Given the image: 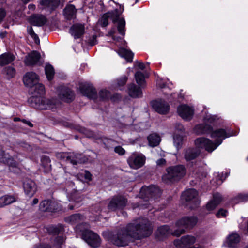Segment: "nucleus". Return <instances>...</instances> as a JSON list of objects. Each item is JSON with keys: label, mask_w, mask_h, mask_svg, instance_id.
<instances>
[{"label": "nucleus", "mask_w": 248, "mask_h": 248, "mask_svg": "<svg viewBox=\"0 0 248 248\" xmlns=\"http://www.w3.org/2000/svg\"><path fill=\"white\" fill-rule=\"evenodd\" d=\"M152 232V226L148 219L138 218L122 229L117 236L111 238V241L116 246H125L131 238L141 239L149 236Z\"/></svg>", "instance_id": "obj_1"}, {"label": "nucleus", "mask_w": 248, "mask_h": 248, "mask_svg": "<svg viewBox=\"0 0 248 248\" xmlns=\"http://www.w3.org/2000/svg\"><path fill=\"white\" fill-rule=\"evenodd\" d=\"M123 9L116 8L114 10L109 11V19L113 24L109 30V37H112L113 42L109 41V46L114 43L117 46H122L124 41V37L125 35V20L121 17Z\"/></svg>", "instance_id": "obj_2"}, {"label": "nucleus", "mask_w": 248, "mask_h": 248, "mask_svg": "<svg viewBox=\"0 0 248 248\" xmlns=\"http://www.w3.org/2000/svg\"><path fill=\"white\" fill-rule=\"evenodd\" d=\"M232 135L222 128L215 130L213 129L210 136L212 138H217L214 142L209 139L201 137L195 140V144L198 147L204 148L206 151L211 153L222 143L224 139Z\"/></svg>", "instance_id": "obj_3"}, {"label": "nucleus", "mask_w": 248, "mask_h": 248, "mask_svg": "<svg viewBox=\"0 0 248 248\" xmlns=\"http://www.w3.org/2000/svg\"><path fill=\"white\" fill-rule=\"evenodd\" d=\"M88 224L86 223H79L76 227L77 232H81L82 238L91 247L96 248L101 244V239L99 236L93 232L87 229Z\"/></svg>", "instance_id": "obj_4"}, {"label": "nucleus", "mask_w": 248, "mask_h": 248, "mask_svg": "<svg viewBox=\"0 0 248 248\" xmlns=\"http://www.w3.org/2000/svg\"><path fill=\"white\" fill-rule=\"evenodd\" d=\"M166 173L162 176L165 183L175 182L183 178L186 173V169L183 165L170 166L166 168Z\"/></svg>", "instance_id": "obj_5"}, {"label": "nucleus", "mask_w": 248, "mask_h": 248, "mask_svg": "<svg viewBox=\"0 0 248 248\" xmlns=\"http://www.w3.org/2000/svg\"><path fill=\"white\" fill-rule=\"evenodd\" d=\"M198 219L195 217H186L177 221L176 223L177 229L171 234L173 236H179L185 232V230L192 228L197 223Z\"/></svg>", "instance_id": "obj_6"}, {"label": "nucleus", "mask_w": 248, "mask_h": 248, "mask_svg": "<svg viewBox=\"0 0 248 248\" xmlns=\"http://www.w3.org/2000/svg\"><path fill=\"white\" fill-rule=\"evenodd\" d=\"M161 191L158 187L154 185L143 186L141 187L140 195L145 200L157 199L160 197Z\"/></svg>", "instance_id": "obj_7"}, {"label": "nucleus", "mask_w": 248, "mask_h": 248, "mask_svg": "<svg viewBox=\"0 0 248 248\" xmlns=\"http://www.w3.org/2000/svg\"><path fill=\"white\" fill-rule=\"evenodd\" d=\"M196 242V238L191 235L183 236L180 239L174 241V245L177 248H204L202 245H195L190 247Z\"/></svg>", "instance_id": "obj_8"}, {"label": "nucleus", "mask_w": 248, "mask_h": 248, "mask_svg": "<svg viewBox=\"0 0 248 248\" xmlns=\"http://www.w3.org/2000/svg\"><path fill=\"white\" fill-rule=\"evenodd\" d=\"M146 157L142 154H132L127 160V163L131 168L138 169L142 167L145 164Z\"/></svg>", "instance_id": "obj_9"}, {"label": "nucleus", "mask_w": 248, "mask_h": 248, "mask_svg": "<svg viewBox=\"0 0 248 248\" xmlns=\"http://www.w3.org/2000/svg\"><path fill=\"white\" fill-rule=\"evenodd\" d=\"M183 197L186 202H191V209L196 208L200 204V200L198 197V193L195 189H189L184 191Z\"/></svg>", "instance_id": "obj_10"}, {"label": "nucleus", "mask_w": 248, "mask_h": 248, "mask_svg": "<svg viewBox=\"0 0 248 248\" xmlns=\"http://www.w3.org/2000/svg\"><path fill=\"white\" fill-rule=\"evenodd\" d=\"M79 89L81 93L90 99H96L97 97V91L92 84L88 83H80Z\"/></svg>", "instance_id": "obj_11"}, {"label": "nucleus", "mask_w": 248, "mask_h": 248, "mask_svg": "<svg viewBox=\"0 0 248 248\" xmlns=\"http://www.w3.org/2000/svg\"><path fill=\"white\" fill-rule=\"evenodd\" d=\"M39 209L42 212H56L60 210L59 204L55 202L45 200L41 202Z\"/></svg>", "instance_id": "obj_12"}, {"label": "nucleus", "mask_w": 248, "mask_h": 248, "mask_svg": "<svg viewBox=\"0 0 248 248\" xmlns=\"http://www.w3.org/2000/svg\"><path fill=\"white\" fill-rule=\"evenodd\" d=\"M60 98L66 102L70 103L75 98V93L74 92L68 87H62L59 94Z\"/></svg>", "instance_id": "obj_13"}, {"label": "nucleus", "mask_w": 248, "mask_h": 248, "mask_svg": "<svg viewBox=\"0 0 248 248\" xmlns=\"http://www.w3.org/2000/svg\"><path fill=\"white\" fill-rule=\"evenodd\" d=\"M179 116L186 120H190L193 115V109L186 105H180L177 108Z\"/></svg>", "instance_id": "obj_14"}, {"label": "nucleus", "mask_w": 248, "mask_h": 248, "mask_svg": "<svg viewBox=\"0 0 248 248\" xmlns=\"http://www.w3.org/2000/svg\"><path fill=\"white\" fill-rule=\"evenodd\" d=\"M187 148L183 151V155L185 159L187 161H190L196 159L200 154L201 151L199 149L200 147ZM202 148V147H201Z\"/></svg>", "instance_id": "obj_15"}, {"label": "nucleus", "mask_w": 248, "mask_h": 248, "mask_svg": "<svg viewBox=\"0 0 248 248\" xmlns=\"http://www.w3.org/2000/svg\"><path fill=\"white\" fill-rule=\"evenodd\" d=\"M23 188L25 194L29 197H32L37 191L35 183L30 179H27L24 181Z\"/></svg>", "instance_id": "obj_16"}, {"label": "nucleus", "mask_w": 248, "mask_h": 248, "mask_svg": "<svg viewBox=\"0 0 248 248\" xmlns=\"http://www.w3.org/2000/svg\"><path fill=\"white\" fill-rule=\"evenodd\" d=\"M23 81L26 86L31 88L39 81V76L34 72H27L23 78Z\"/></svg>", "instance_id": "obj_17"}, {"label": "nucleus", "mask_w": 248, "mask_h": 248, "mask_svg": "<svg viewBox=\"0 0 248 248\" xmlns=\"http://www.w3.org/2000/svg\"><path fill=\"white\" fill-rule=\"evenodd\" d=\"M126 199L122 196L114 197L109 202V209L115 210L123 208L126 203Z\"/></svg>", "instance_id": "obj_18"}, {"label": "nucleus", "mask_w": 248, "mask_h": 248, "mask_svg": "<svg viewBox=\"0 0 248 248\" xmlns=\"http://www.w3.org/2000/svg\"><path fill=\"white\" fill-rule=\"evenodd\" d=\"M241 240L240 235L236 232H232L226 240V245L229 248H238Z\"/></svg>", "instance_id": "obj_19"}, {"label": "nucleus", "mask_w": 248, "mask_h": 248, "mask_svg": "<svg viewBox=\"0 0 248 248\" xmlns=\"http://www.w3.org/2000/svg\"><path fill=\"white\" fill-rule=\"evenodd\" d=\"M152 106L156 111L160 114H166L169 110L170 106L166 101L162 100L152 103Z\"/></svg>", "instance_id": "obj_20"}, {"label": "nucleus", "mask_w": 248, "mask_h": 248, "mask_svg": "<svg viewBox=\"0 0 248 248\" xmlns=\"http://www.w3.org/2000/svg\"><path fill=\"white\" fill-rule=\"evenodd\" d=\"M68 162L74 165H77L78 164H83L88 161V158L82 154H72L69 155Z\"/></svg>", "instance_id": "obj_21"}, {"label": "nucleus", "mask_w": 248, "mask_h": 248, "mask_svg": "<svg viewBox=\"0 0 248 248\" xmlns=\"http://www.w3.org/2000/svg\"><path fill=\"white\" fill-rule=\"evenodd\" d=\"M30 106L35 108L43 109L46 108L43 105V97L40 96L32 95L28 100Z\"/></svg>", "instance_id": "obj_22"}, {"label": "nucleus", "mask_w": 248, "mask_h": 248, "mask_svg": "<svg viewBox=\"0 0 248 248\" xmlns=\"http://www.w3.org/2000/svg\"><path fill=\"white\" fill-rule=\"evenodd\" d=\"M117 53L121 57L124 58L126 62H142L141 60H136L133 62V59L134 54L130 50L122 47L118 50Z\"/></svg>", "instance_id": "obj_23"}, {"label": "nucleus", "mask_w": 248, "mask_h": 248, "mask_svg": "<svg viewBox=\"0 0 248 248\" xmlns=\"http://www.w3.org/2000/svg\"><path fill=\"white\" fill-rule=\"evenodd\" d=\"M142 87L137 86L134 83L128 85V93L132 98H140L142 96Z\"/></svg>", "instance_id": "obj_24"}, {"label": "nucleus", "mask_w": 248, "mask_h": 248, "mask_svg": "<svg viewBox=\"0 0 248 248\" xmlns=\"http://www.w3.org/2000/svg\"><path fill=\"white\" fill-rule=\"evenodd\" d=\"M85 28L84 25L77 24L74 25L70 29V32L75 39L80 38L84 33Z\"/></svg>", "instance_id": "obj_25"}, {"label": "nucleus", "mask_w": 248, "mask_h": 248, "mask_svg": "<svg viewBox=\"0 0 248 248\" xmlns=\"http://www.w3.org/2000/svg\"><path fill=\"white\" fill-rule=\"evenodd\" d=\"M213 127L204 124H199L195 126L194 131L197 135L211 134Z\"/></svg>", "instance_id": "obj_26"}, {"label": "nucleus", "mask_w": 248, "mask_h": 248, "mask_svg": "<svg viewBox=\"0 0 248 248\" xmlns=\"http://www.w3.org/2000/svg\"><path fill=\"white\" fill-rule=\"evenodd\" d=\"M170 227L168 225H163L159 227L155 233V236L158 240H161L167 237L170 232Z\"/></svg>", "instance_id": "obj_27"}, {"label": "nucleus", "mask_w": 248, "mask_h": 248, "mask_svg": "<svg viewBox=\"0 0 248 248\" xmlns=\"http://www.w3.org/2000/svg\"><path fill=\"white\" fill-rule=\"evenodd\" d=\"M222 200V198L221 194L218 193H215L213 195V199L206 205L207 209L209 211L214 210L220 203Z\"/></svg>", "instance_id": "obj_28"}, {"label": "nucleus", "mask_w": 248, "mask_h": 248, "mask_svg": "<svg viewBox=\"0 0 248 248\" xmlns=\"http://www.w3.org/2000/svg\"><path fill=\"white\" fill-rule=\"evenodd\" d=\"M30 22L34 26H41L46 22V18L41 15H34L31 16Z\"/></svg>", "instance_id": "obj_29"}, {"label": "nucleus", "mask_w": 248, "mask_h": 248, "mask_svg": "<svg viewBox=\"0 0 248 248\" xmlns=\"http://www.w3.org/2000/svg\"><path fill=\"white\" fill-rule=\"evenodd\" d=\"M30 92L32 95L42 96L45 93V86L42 83H36L30 88Z\"/></svg>", "instance_id": "obj_30"}, {"label": "nucleus", "mask_w": 248, "mask_h": 248, "mask_svg": "<svg viewBox=\"0 0 248 248\" xmlns=\"http://www.w3.org/2000/svg\"><path fill=\"white\" fill-rule=\"evenodd\" d=\"M49 234L53 235L62 234L64 232V226L62 224L49 226L47 229Z\"/></svg>", "instance_id": "obj_31"}, {"label": "nucleus", "mask_w": 248, "mask_h": 248, "mask_svg": "<svg viewBox=\"0 0 248 248\" xmlns=\"http://www.w3.org/2000/svg\"><path fill=\"white\" fill-rule=\"evenodd\" d=\"M16 201L14 196L10 195H5L0 197V207H3L9 205Z\"/></svg>", "instance_id": "obj_32"}, {"label": "nucleus", "mask_w": 248, "mask_h": 248, "mask_svg": "<svg viewBox=\"0 0 248 248\" xmlns=\"http://www.w3.org/2000/svg\"><path fill=\"white\" fill-rule=\"evenodd\" d=\"M77 10L73 5H67L64 9V15L67 19L75 18Z\"/></svg>", "instance_id": "obj_33"}, {"label": "nucleus", "mask_w": 248, "mask_h": 248, "mask_svg": "<svg viewBox=\"0 0 248 248\" xmlns=\"http://www.w3.org/2000/svg\"><path fill=\"white\" fill-rule=\"evenodd\" d=\"M149 145L152 147L158 146L160 141V137L156 133H152L149 135L147 138Z\"/></svg>", "instance_id": "obj_34"}, {"label": "nucleus", "mask_w": 248, "mask_h": 248, "mask_svg": "<svg viewBox=\"0 0 248 248\" xmlns=\"http://www.w3.org/2000/svg\"><path fill=\"white\" fill-rule=\"evenodd\" d=\"M135 78L139 86L144 88L145 86V75L143 72L137 71L135 74Z\"/></svg>", "instance_id": "obj_35"}, {"label": "nucleus", "mask_w": 248, "mask_h": 248, "mask_svg": "<svg viewBox=\"0 0 248 248\" xmlns=\"http://www.w3.org/2000/svg\"><path fill=\"white\" fill-rule=\"evenodd\" d=\"M82 217L80 214H75L65 217L64 221L71 224H75L81 221Z\"/></svg>", "instance_id": "obj_36"}, {"label": "nucleus", "mask_w": 248, "mask_h": 248, "mask_svg": "<svg viewBox=\"0 0 248 248\" xmlns=\"http://www.w3.org/2000/svg\"><path fill=\"white\" fill-rule=\"evenodd\" d=\"M41 165L45 170L46 172L49 171L51 169V160L49 156L43 155L41 158Z\"/></svg>", "instance_id": "obj_37"}, {"label": "nucleus", "mask_w": 248, "mask_h": 248, "mask_svg": "<svg viewBox=\"0 0 248 248\" xmlns=\"http://www.w3.org/2000/svg\"><path fill=\"white\" fill-rule=\"evenodd\" d=\"M45 74L49 81L53 79L55 74V70L53 67L49 63L45 66Z\"/></svg>", "instance_id": "obj_38"}, {"label": "nucleus", "mask_w": 248, "mask_h": 248, "mask_svg": "<svg viewBox=\"0 0 248 248\" xmlns=\"http://www.w3.org/2000/svg\"><path fill=\"white\" fill-rule=\"evenodd\" d=\"M3 74H5L7 76L8 79L13 78L16 73V69L14 67L11 66H7L4 67L2 70Z\"/></svg>", "instance_id": "obj_39"}, {"label": "nucleus", "mask_w": 248, "mask_h": 248, "mask_svg": "<svg viewBox=\"0 0 248 248\" xmlns=\"http://www.w3.org/2000/svg\"><path fill=\"white\" fill-rule=\"evenodd\" d=\"M15 56L10 53H5L0 56V62H12L15 60Z\"/></svg>", "instance_id": "obj_40"}, {"label": "nucleus", "mask_w": 248, "mask_h": 248, "mask_svg": "<svg viewBox=\"0 0 248 248\" xmlns=\"http://www.w3.org/2000/svg\"><path fill=\"white\" fill-rule=\"evenodd\" d=\"M108 23V14L106 13L99 19L97 22V26L102 28L107 27Z\"/></svg>", "instance_id": "obj_41"}, {"label": "nucleus", "mask_w": 248, "mask_h": 248, "mask_svg": "<svg viewBox=\"0 0 248 248\" xmlns=\"http://www.w3.org/2000/svg\"><path fill=\"white\" fill-rule=\"evenodd\" d=\"M29 58L30 59V62H37L40 61H43L42 60L41 55L39 53L36 51H33L29 54Z\"/></svg>", "instance_id": "obj_42"}, {"label": "nucleus", "mask_w": 248, "mask_h": 248, "mask_svg": "<svg viewBox=\"0 0 248 248\" xmlns=\"http://www.w3.org/2000/svg\"><path fill=\"white\" fill-rule=\"evenodd\" d=\"M73 127L79 132L84 133L88 136H92L93 135V133L92 131L88 130L84 127L80 126L79 125H75Z\"/></svg>", "instance_id": "obj_43"}, {"label": "nucleus", "mask_w": 248, "mask_h": 248, "mask_svg": "<svg viewBox=\"0 0 248 248\" xmlns=\"http://www.w3.org/2000/svg\"><path fill=\"white\" fill-rule=\"evenodd\" d=\"M234 200L236 201V202H245L248 201V193L239 194L234 198Z\"/></svg>", "instance_id": "obj_44"}, {"label": "nucleus", "mask_w": 248, "mask_h": 248, "mask_svg": "<svg viewBox=\"0 0 248 248\" xmlns=\"http://www.w3.org/2000/svg\"><path fill=\"white\" fill-rule=\"evenodd\" d=\"M28 33L31 36V37L34 40L36 44H39L40 42L39 38L37 35L35 33L34 31L31 27H28L27 29Z\"/></svg>", "instance_id": "obj_45"}, {"label": "nucleus", "mask_w": 248, "mask_h": 248, "mask_svg": "<svg viewBox=\"0 0 248 248\" xmlns=\"http://www.w3.org/2000/svg\"><path fill=\"white\" fill-rule=\"evenodd\" d=\"M75 198V197L74 198ZM83 198L81 197H79L77 199H74V201L75 203L74 205H69L68 208L69 210H73L75 208H78L80 206L79 204L80 202L82 201Z\"/></svg>", "instance_id": "obj_46"}, {"label": "nucleus", "mask_w": 248, "mask_h": 248, "mask_svg": "<svg viewBox=\"0 0 248 248\" xmlns=\"http://www.w3.org/2000/svg\"><path fill=\"white\" fill-rule=\"evenodd\" d=\"M43 105L46 108L43 109H47L51 108L54 105V103L52 100L43 98Z\"/></svg>", "instance_id": "obj_47"}, {"label": "nucleus", "mask_w": 248, "mask_h": 248, "mask_svg": "<svg viewBox=\"0 0 248 248\" xmlns=\"http://www.w3.org/2000/svg\"><path fill=\"white\" fill-rule=\"evenodd\" d=\"M109 99L112 102L116 103L121 101L122 99V96L118 93H115L110 96Z\"/></svg>", "instance_id": "obj_48"}, {"label": "nucleus", "mask_w": 248, "mask_h": 248, "mask_svg": "<svg viewBox=\"0 0 248 248\" xmlns=\"http://www.w3.org/2000/svg\"><path fill=\"white\" fill-rule=\"evenodd\" d=\"M127 80V77L125 76H122L117 80V86L119 87L124 86Z\"/></svg>", "instance_id": "obj_49"}, {"label": "nucleus", "mask_w": 248, "mask_h": 248, "mask_svg": "<svg viewBox=\"0 0 248 248\" xmlns=\"http://www.w3.org/2000/svg\"><path fill=\"white\" fill-rule=\"evenodd\" d=\"M6 164L9 166V169L10 168H12L15 165H17L18 163L13 158L10 157L8 158L5 160Z\"/></svg>", "instance_id": "obj_50"}, {"label": "nucleus", "mask_w": 248, "mask_h": 248, "mask_svg": "<svg viewBox=\"0 0 248 248\" xmlns=\"http://www.w3.org/2000/svg\"><path fill=\"white\" fill-rule=\"evenodd\" d=\"M108 92L107 90H102L99 92L100 99L103 100L108 98Z\"/></svg>", "instance_id": "obj_51"}, {"label": "nucleus", "mask_w": 248, "mask_h": 248, "mask_svg": "<svg viewBox=\"0 0 248 248\" xmlns=\"http://www.w3.org/2000/svg\"><path fill=\"white\" fill-rule=\"evenodd\" d=\"M57 157L61 159H63L67 162H68V159L69 155L65 153H60L57 155Z\"/></svg>", "instance_id": "obj_52"}, {"label": "nucleus", "mask_w": 248, "mask_h": 248, "mask_svg": "<svg viewBox=\"0 0 248 248\" xmlns=\"http://www.w3.org/2000/svg\"><path fill=\"white\" fill-rule=\"evenodd\" d=\"M174 144L177 148H179L181 146L182 142V138L176 136L174 137Z\"/></svg>", "instance_id": "obj_53"}, {"label": "nucleus", "mask_w": 248, "mask_h": 248, "mask_svg": "<svg viewBox=\"0 0 248 248\" xmlns=\"http://www.w3.org/2000/svg\"><path fill=\"white\" fill-rule=\"evenodd\" d=\"M114 151L115 153L118 154L119 155H123L125 154V151L121 146H118L114 148Z\"/></svg>", "instance_id": "obj_54"}, {"label": "nucleus", "mask_w": 248, "mask_h": 248, "mask_svg": "<svg viewBox=\"0 0 248 248\" xmlns=\"http://www.w3.org/2000/svg\"><path fill=\"white\" fill-rule=\"evenodd\" d=\"M64 238L62 235H60L57 236L55 239V242L56 244L59 245H61L63 244L64 241Z\"/></svg>", "instance_id": "obj_55"}, {"label": "nucleus", "mask_w": 248, "mask_h": 248, "mask_svg": "<svg viewBox=\"0 0 248 248\" xmlns=\"http://www.w3.org/2000/svg\"><path fill=\"white\" fill-rule=\"evenodd\" d=\"M227 211L223 209H220L216 214V216L217 217H224L226 216Z\"/></svg>", "instance_id": "obj_56"}, {"label": "nucleus", "mask_w": 248, "mask_h": 248, "mask_svg": "<svg viewBox=\"0 0 248 248\" xmlns=\"http://www.w3.org/2000/svg\"><path fill=\"white\" fill-rule=\"evenodd\" d=\"M9 170L10 171L15 173H19L20 171V169L18 167V165H15L14 167H13L12 168H10L9 169Z\"/></svg>", "instance_id": "obj_57"}, {"label": "nucleus", "mask_w": 248, "mask_h": 248, "mask_svg": "<svg viewBox=\"0 0 248 248\" xmlns=\"http://www.w3.org/2000/svg\"><path fill=\"white\" fill-rule=\"evenodd\" d=\"M156 85L160 88H164L166 86V84L161 79H157L156 80Z\"/></svg>", "instance_id": "obj_58"}, {"label": "nucleus", "mask_w": 248, "mask_h": 248, "mask_svg": "<svg viewBox=\"0 0 248 248\" xmlns=\"http://www.w3.org/2000/svg\"><path fill=\"white\" fill-rule=\"evenodd\" d=\"M100 142L103 143L105 147H107V145L108 143V140L107 138H100L99 139Z\"/></svg>", "instance_id": "obj_59"}, {"label": "nucleus", "mask_w": 248, "mask_h": 248, "mask_svg": "<svg viewBox=\"0 0 248 248\" xmlns=\"http://www.w3.org/2000/svg\"><path fill=\"white\" fill-rule=\"evenodd\" d=\"M137 63V66H138L139 69H141V70H143L145 68H146L147 66H148L149 65V63Z\"/></svg>", "instance_id": "obj_60"}, {"label": "nucleus", "mask_w": 248, "mask_h": 248, "mask_svg": "<svg viewBox=\"0 0 248 248\" xmlns=\"http://www.w3.org/2000/svg\"><path fill=\"white\" fill-rule=\"evenodd\" d=\"M92 175L88 170L85 171L84 178L85 179L91 181L92 180Z\"/></svg>", "instance_id": "obj_61"}, {"label": "nucleus", "mask_w": 248, "mask_h": 248, "mask_svg": "<svg viewBox=\"0 0 248 248\" xmlns=\"http://www.w3.org/2000/svg\"><path fill=\"white\" fill-rule=\"evenodd\" d=\"M5 16V11L3 9H0V23L2 21Z\"/></svg>", "instance_id": "obj_62"}, {"label": "nucleus", "mask_w": 248, "mask_h": 248, "mask_svg": "<svg viewBox=\"0 0 248 248\" xmlns=\"http://www.w3.org/2000/svg\"><path fill=\"white\" fill-rule=\"evenodd\" d=\"M166 163V160L164 158H160L156 161V164L158 166L164 165Z\"/></svg>", "instance_id": "obj_63"}, {"label": "nucleus", "mask_w": 248, "mask_h": 248, "mask_svg": "<svg viewBox=\"0 0 248 248\" xmlns=\"http://www.w3.org/2000/svg\"><path fill=\"white\" fill-rule=\"evenodd\" d=\"M34 248H51V247L49 245L44 244L36 246Z\"/></svg>", "instance_id": "obj_64"}]
</instances>
